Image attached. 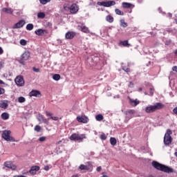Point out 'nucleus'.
<instances>
[{
	"instance_id": "3",
	"label": "nucleus",
	"mask_w": 177,
	"mask_h": 177,
	"mask_svg": "<svg viewBox=\"0 0 177 177\" xmlns=\"http://www.w3.org/2000/svg\"><path fill=\"white\" fill-rule=\"evenodd\" d=\"M12 131L10 130H5L2 132L1 137L6 142H16L13 137L10 136Z\"/></svg>"
},
{
	"instance_id": "59",
	"label": "nucleus",
	"mask_w": 177,
	"mask_h": 177,
	"mask_svg": "<svg viewBox=\"0 0 177 177\" xmlns=\"http://www.w3.org/2000/svg\"><path fill=\"white\" fill-rule=\"evenodd\" d=\"M174 20H175V22H176V24H177V18H176Z\"/></svg>"
},
{
	"instance_id": "32",
	"label": "nucleus",
	"mask_w": 177,
	"mask_h": 177,
	"mask_svg": "<svg viewBox=\"0 0 177 177\" xmlns=\"http://www.w3.org/2000/svg\"><path fill=\"white\" fill-rule=\"evenodd\" d=\"M115 12L117 15H118L119 16H124V12L121 11V10L116 8L115 10Z\"/></svg>"
},
{
	"instance_id": "64",
	"label": "nucleus",
	"mask_w": 177,
	"mask_h": 177,
	"mask_svg": "<svg viewBox=\"0 0 177 177\" xmlns=\"http://www.w3.org/2000/svg\"><path fill=\"white\" fill-rule=\"evenodd\" d=\"M97 132H95V135H97Z\"/></svg>"
},
{
	"instance_id": "11",
	"label": "nucleus",
	"mask_w": 177,
	"mask_h": 177,
	"mask_svg": "<svg viewBox=\"0 0 177 177\" xmlns=\"http://www.w3.org/2000/svg\"><path fill=\"white\" fill-rule=\"evenodd\" d=\"M77 121H78V122H82L83 124H88L89 118L86 115L77 116Z\"/></svg>"
},
{
	"instance_id": "22",
	"label": "nucleus",
	"mask_w": 177,
	"mask_h": 177,
	"mask_svg": "<svg viewBox=\"0 0 177 177\" xmlns=\"http://www.w3.org/2000/svg\"><path fill=\"white\" fill-rule=\"evenodd\" d=\"M74 37H75V32H67L65 35L66 39H73Z\"/></svg>"
},
{
	"instance_id": "45",
	"label": "nucleus",
	"mask_w": 177,
	"mask_h": 177,
	"mask_svg": "<svg viewBox=\"0 0 177 177\" xmlns=\"http://www.w3.org/2000/svg\"><path fill=\"white\" fill-rule=\"evenodd\" d=\"M5 93V88H0V95H3Z\"/></svg>"
},
{
	"instance_id": "51",
	"label": "nucleus",
	"mask_w": 177,
	"mask_h": 177,
	"mask_svg": "<svg viewBox=\"0 0 177 177\" xmlns=\"http://www.w3.org/2000/svg\"><path fill=\"white\" fill-rule=\"evenodd\" d=\"M44 169V171H49V166H45Z\"/></svg>"
},
{
	"instance_id": "56",
	"label": "nucleus",
	"mask_w": 177,
	"mask_h": 177,
	"mask_svg": "<svg viewBox=\"0 0 177 177\" xmlns=\"http://www.w3.org/2000/svg\"><path fill=\"white\" fill-rule=\"evenodd\" d=\"M72 177H78V175H73Z\"/></svg>"
},
{
	"instance_id": "1",
	"label": "nucleus",
	"mask_w": 177,
	"mask_h": 177,
	"mask_svg": "<svg viewBox=\"0 0 177 177\" xmlns=\"http://www.w3.org/2000/svg\"><path fill=\"white\" fill-rule=\"evenodd\" d=\"M152 167L158 171H162V172H165L166 174H172L174 172V169L157 161L152 162Z\"/></svg>"
},
{
	"instance_id": "4",
	"label": "nucleus",
	"mask_w": 177,
	"mask_h": 177,
	"mask_svg": "<svg viewBox=\"0 0 177 177\" xmlns=\"http://www.w3.org/2000/svg\"><path fill=\"white\" fill-rule=\"evenodd\" d=\"M84 139H86L85 134L73 133L70 136V140L75 142H83Z\"/></svg>"
},
{
	"instance_id": "61",
	"label": "nucleus",
	"mask_w": 177,
	"mask_h": 177,
	"mask_svg": "<svg viewBox=\"0 0 177 177\" xmlns=\"http://www.w3.org/2000/svg\"><path fill=\"white\" fill-rule=\"evenodd\" d=\"M158 10H159V12H160V10H161V8H158Z\"/></svg>"
},
{
	"instance_id": "26",
	"label": "nucleus",
	"mask_w": 177,
	"mask_h": 177,
	"mask_svg": "<svg viewBox=\"0 0 177 177\" xmlns=\"http://www.w3.org/2000/svg\"><path fill=\"white\" fill-rule=\"evenodd\" d=\"M79 169H80V171H89V167L85 165H80L79 166Z\"/></svg>"
},
{
	"instance_id": "42",
	"label": "nucleus",
	"mask_w": 177,
	"mask_h": 177,
	"mask_svg": "<svg viewBox=\"0 0 177 177\" xmlns=\"http://www.w3.org/2000/svg\"><path fill=\"white\" fill-rule=\"evenodd\" d=\"M46 140V137H40L39 138V142H45Z\"/></svg>"
},
{
	"instance_id": "49",
	"label": "nucleus",
	"mask_w": 177,
	"mask_h": 177,
	"mask_svg": "<svg viewBox=\"0 0 177 177\" xmlns=\"http://www.w3.org/2000/svg\"><path fill=\"white\" fill-rule=\"evenodd\" d=\"M96 171L97 172H100L102 171V167H97V169H96Z\"/></svg>"
},
{
	"instance_id": "57",
	"label": "nucleus",
	"mask_w": 177,
	"mask_h": 177,
	"mask_svg": "<svg viewBox=\"0 0 177 177\" xmlns=\"http://www.w3.org/2000/svg\"><path fill=\"white\" fill-rule=\"evenodd\" d=\"M174 156H175L176 157H177V152H175V153H174Z\"/></svg>"
},
{
	"instance_id": "30",
	"label": "nucleus",
	"mask_w": 177,
	"mask_h": 177,
	"mask_svg": "<svg viewBox=\"0 0 177 177\" xmlns=\"http://www.w3.org/2000/svg\"><path fill=\"white\" fill-rule=\"evenodd\" d=\"M110 143L111 146H115V145H117V139H115V138L111 137L110 138Z\"/></svg>"
},
{
	"instance_id": "21",
	"label": "nucleus",
	"mask_w": 177,
	"mask_h": 177,
	"mask_svg": "<svg viewBox=\"0 0 177 177\" xmlns=\"http://www.w3.org/2000/svg\"><path fill=\"white\" fill-rule=\"evenodd\" d=\"M8 100H1L0 101V108L1 109H8Z\"/></svg>"
},
{
	"instance_id": "2",
	"label": "nucleus",
	"mask_w": 177,
	"mask_h": 177,
	"mask_svg": "<svg viewBox=\"0 0 177 177\" xmlns=\"http://www.w3.org/2000/svg\"><path fill=\"white\" fill-rule=\"evenodd\" d=\"M164 109V104L161 102H157L154 105H149L145 108V113H151L157 111V110H161Z\"/></svg>"
},
{
	"instance_id": "36",
	"label": "nucleus",
	"mask_w": 177,
	"mask_h": 177,
	"mask_svg": "<svg viewBox=\"0 0 177 177\" xmlns=\"http://www.w3.org/2000/svg\"><path fill=\"white\" fill-rule=\"evenodd\" d=\"M53 80H54V81H59V80H60V75L59 74H55L53 76Z\"/></svg>"
},
{
	"instance_id": "41",
	"label": "nucleus",
	"mask_w": 177,
	"mask_h": 177,
	"mask_svg": "<svg viewBox=\"0 0 177 177\" xmlns=\"http://www.w3.org/2000/svg\"><path fill=\"white\" fill-rule=\"evenodd\" d=\"M35 131H36V132H39V131H41V127L39 125H36L35 127Z\"/></svg>"
},
{
	"instance_id": "39",
	"label": "nucleus",
	"mask_w": 177,
	"mask_h": 177,
	"mask_svg": "<svg viewBox=\"0 0 177 177\" xmlns=\"http://www.w3.org/2000/svg\"><path fill=\"white\" fill-rule=\"evenodd\" d=\"M50 0H39L40 3L41 5H46V3H49Z\"/></svg>"
},
{
	"instance_id": "12",
	"label": "nucleus",
	"mask_w": 177,
	"mask_h": 177,
	"mask_svg": "<svg viewBox=\"0 0 177 177\" xmlns=\"http://www.w3.org/2000/svg\"><path fill=\"white\" fill-rule=\"evenodd\" d=\"M80 10V8L77 6V4L73 3L70 7V12L72 15H75Z\"/></svg>"
},
{
	"instance_id": "9",
	"label": "nucleus",
	"mask_w": 177,
	"mask_h": 177,
	"mask_svg": "<svg viewBox=\"0 0 177 177\" xmlns=\"http://www.w3.org/2000/svg\"><path fill=\"white\" fill-rule=\"evenodd\" d=\"M136 111L133 109H129L127 111L125 112L126 117L124 119V122H128L131 118H133V115L135 114Z\"/></svg>"
},
{
	"instance_id": "33",
	"label": "nucleus",
	"mask_w": 177,
	"mask_h": 177,
	"mask_svg": "<svg viewBox=\"0 0 177 177\" xmlns=\"http://www.w3.org/2000/svg\"><path fill=\"white\" fill-rule=\"evenodd\" d=\"M18 102L19 103H25L26 102V97L21 96L18 97Z\"/></svg>"
},
{
	"instance_id": "17",
	"label": "nucleus",
	"mask_w": 177,
	"mask_h": 177,
	"mask_svg": "<svg viewBox=\"0 0 177 177\" xmlns=\"http://www.w3.org/2000/svg\"><path fill=\"white\" fill-rule=\"evenodd\" d=\"M24 24H26V21L24 20H21L19 22H17V24H15L12 28H21V27H23L24 26Z\"/></svg>"
},
{
	"instance_id": "60",
	"label": "nucleus",
	"mask_w": 177,
	"mask_h": 177,
	"mask_svg": "<svg viewBox=\"0 0 177 177\" xmlns=\"http://www.w3.org/2000/svg\"><path fill=\"white\" fill-rule=\"evenodd\" d=\"M145 95H147V92H145Z\"/></svg>"
},
{
	"instance_id": "28",
	"label": "nucleus",
	"mask_w": 177,
	"mask_h": 177,
	"mask_svg": "<svg viewBox=\"0 0 177 177\" xmlns=\"http://www.w3.org/2000/svg\"><path fill=\"white\" fill-rule=\"evenodd\" d=\"M106 21H108V23H113V21H114V17L111 15H107L106 17Z\"/></svg>"
},
{
	"instance_id": "5",
	"label": "nucleus",
	"mask_w": 177,
	"mask_h": 177,
	"mask_svg": "<svg viewBox=\"0 0 177 177\" xmlns=\"http://www.w3.org/2000/svg\"><path fill=\"white\" fill-rule=\"evenodd\" d=\"M171 135H172V131L170 129H167L163 140L165 146H168V145H171V143H172V137Z\"/></svg>"
},
{
	"instance_id": "27",
	"label": "nucleus",
	"mask_w": 177,
	"mask_h": 177,
	"mask_svg": "<svg viewBox=\"0 0 177 177\" xmlns=\"http://www.w3.org/2000/svg\"><path fill=\"white\" fill-rule=\"evenodd\" d=\"M122 8L124 9H129L132 6V3L123 2L122 3Z\"/></svg>"
},
{
	"instance_id": "50",
	"label": "nucleus",
	"mask_w": 177,
	"mask_h": 177,
	"mask_svg": "<svg viewBox=\"0 0 177 177\" xmlns=\"http://www.w3.org/2000/svg\"><path fill=\"white\" fill-rule=\"evenodd\" d=\"M3 68V62H0V70H1Z\"/></svg>"
},
{
	"instance_id": "54",
	"label": "nucleus",
	"mask_w": 177,
	"mask_h": 177,
	"mask_svg": "<svg viewBox=\"0 0 177 177\" xmlns=\"http://www.w3.org/2000/svg\"><path fill=\"white\" fill-rule=\"evenodd\" d=\"M3 84H5V83L3 82V81H2L1 80H0V85Z\"/></svg>"
},
{
	"instance_id": "20",
	"label": "nucleus",
	"mask_w": 177,
	"mask_h": 177,
	"mask_svg": "<svg viewBox=\"0 0 177 177\" xmlns=\"http://www.w3.org/2000/svg\"><path fill=\"white\" fill-rule=\"evenodd\" d=\"M35 34H36V35L42 36L44 34H48V30L44 29H38L35 31Z\"/></svg>"
},
{
	"instance_id": "46",
	"label": "nucleus",
	"mask_w": 177,
	"mask_h": 177,
	"mask_svg": "<svg viewBox=\"0 0 177 177\" xmlns=\"http://www.w3.org/2000/svg\"><path fill=\"white\" fill-rule=\"evenodd\" d=\"M32 70L35 71V73H39V68H38L33 67Z\"/></svg>"
},
{
	"instance_id": "8",
	"label": "nucleus",
	"mask_w": 177,
	"mask_h": 177,
	"mask_svg": "<svg viewBox=\"0 0 177 177\" xmlns=\"http://www.w3.org/2000/svg\"><path fill=\"white\" fill-rule=\"evenodd\" d=\"M15 82L17 86H24V77H23L21 75H18L15 79Z\"/></svg>"
},
{
	"instance_id": "23",
	"label": "nucleus",
	"mask_w": 177,
	"mask_h": 177,
	"mask_svg": "<svg viewBox=\"0 0 177 177\" xmlns=\"http://www.w3.org/2000/svg\"><path fill=\"white\" fill-rule=\"evenodd\" d=\"M119 46H124L125 48H129L131 44L128 42V40L120 41L119 42Z\"/></svg>"
},
{
	"instance_id": "37",
	"label": "nucleus",
	"mask_w": 177,
	"mask_h": 177,
	"mask_svg": "<svg viewBox=\"0 0 177 177\" xmlns=\"http://www.w3.org/2000/svg\"><path fill=\"white\" fill-rule=\"evenodd\" d=\"M19 44H20V45H21L22 46H26V45H27V41H26V39H21L19 41Z\"/></svg>"
},
{
	"instance_id": "43",
	"label": "nucleus",
	"mask_w": 177,
	"mask_h": 177,
	"mask_svg": "<svg viewBox=\"0 0 177 177\" xmlns=\"http://www.w3.org/2000/svg\"><path fill=\"white\" fill-rule=\"evenodd\" d=\"M122 70H124V71H126V73L129 72V68L125 66H122Z\"/></svg>"
},
{
	"instance_id": "44",
	"label": "nucleus",
	"mask_w": 177,
	"mask_h": 177,
	"mask_svg": "<svg viewBox=\"0 0 177 177\" xmlns=\"http://www.w3.org/2000/svg\"><path fill=\"white\" fill-rule=\"evenodd\" d=\"M153 95H154V89H153V88H150V96H153Z\"/></svg>"
},
{
	"instance_id": "25",
	"label": "nucleus",
	"mask_w": 177,
	"mask_h": 177,
	"mask_svg": "<svg viewBox=\"0 0 177 177\" xmlns=\"http://www.w3.org/2000/svg\"><path fill=\"white\" fill-rule=\"evenodd\" d=\"M1 117L2 118V120H4V121H6V120H9V113L4 112L3 113H1Z\"/></svg>"
},
{
	"instance_id": "53",
	"label": "nucleus",
	"mask_w": 177,
	"mask_h": 177,
	"mask_svg": "<svg viewBox=\"0 0 177 177\" xmlns=\"http://www.w3.org/2000/svg\"><path fill=\"white\" fill-rule=\"evenodd\" d=\"M167 17H172V14L171 13H168L167 14Z\"/></svg>"
},
{
	"instance_id": "6",
	"label": "nucleus",
	"mask_w": 177,
	"mask_h": 177,
	"mask_svg": "<svg viewBox=\"0 0 177 177\" xmlns=\"http://www.w3.org/2000/svg\"><path fill=\"white\" fill-rule=\"evenodd\" d=\"M30 59V52L29 51H25L21 55V59H17V62L22 64V66H26V61Z\"/></svg>"
},
{
	"instance_id": "18",
	"label": "nucleus",
	"mask_w": 177,
	"mask_h": 177,
	"mask_svg": "<svg viewBox=\"0 0 177 177\" xmlns=\"http://www.w3.org/2000/svg\"><path fill=\"white\" fill-rule=\"evenodd\" d=\"M37 171H39V167L33 166L29 170V174H30V175H36Z\"/></svg>"
},
{
	"instance_id": "58",
	"label": "nucleus",
	"mask_w": 177,
	"mask_h": 177,
	"mask_svg": "<svg viewBox=\"0 0 177 177\" xmlns=\"http://www.w3.org/2000/svg\"><path fill=\"white\" fill-rule=\"evenodd\" d=\"M115 97H118H118H120V95H116V97H115V96L114 97V98H115Z\"/></svg>"
},
{
	"instance_id": "24",
	"label": "nucleus",
	"mask_w": 177,
	"mask_h": 177,
	"mask_svg": "<svg viewBox=\"0 0 177 177\" xmlns=\"http://www.w3.org/2000/svg\"><path fill=\"white\" fill-rule=\"evenodd\" d=\"M2 12L8 13V15H12L13 13V10L10 8H3Z\"/></svg>"
},
{
	"instance_id": "31",
	"label": "nucleus",
	"mask_w": 177,
	"mask_h": 177,
	"mask_svg": "<svg viewBox=\"0 0 177 177\" xmlns=\"http://www.w3.org/2000/svg\"><path fill=\"white\" fill-rule=\"evenodd\" d=\"M103 118H104L103 117V115L102 114H98L95 115V120L96 121H102Z\"/></svg>"
},
{
	"instance_id": "40",
	"label": "nucleus",
	"mask_w": 177,
	"mask_h": 177,
	"mask_svg": "<svg viewBox=\"0 0 177 177\" xmlns=\"http://www.w3.org/2000/svg\"><path fill=\"white\" fill-rule=\"evenodd\" d=\"M100 139L101 140H106V139H107V136H106L104 133H102L100 136Z\"/></svg>"
},
{
	"instance_id": "35",
	"label": "nucleus",
	"mask_w": 177,
	"mask_h": 177,
	"mask_svg": "<svg viewBox=\"0 0 177 177\" xmlns=\"http://www.w3.org/2000/svg\"><path fill=\"white\" fill-rule=\"evenodd\" d=\"M33 28H34V25H32V24H28L26 26V30H28V31H31Z\"/></svg>"
},
{
	"instance_id": "55",
	"label": "nucleus",
	"mask_w": 177,
	"mask_h": 177,
	"mask_svg": "<svg viewBox=\"0 0 177 177\" xmlns=\"http://www.w3.org/2000/svg\"><path fill=\"white\" fill-rule=\"evenodd\" d=\"M138 91H139L140 92H142V88H138Z\"/></svg>"
},
{
	"instance_id": "47",
	"label": "nucleus",
	"mask_w": 177,
	"mask_h": 177,
	"mask_svg": "<svg viewBox=\"0 0 177 177\" xmlns=\"http://www.w3.org/2000/svg\"><path fill=\"white\" fill-rule=\"evenodd\" d=\"M129 88H133V83H132V82H129Z\"/></svg>"
},
{
	"instance_id": "62",
	"label": "nucleus",
	"mask_w": 177,
	"mask_h": 177,
	"mask_svg": "<svg viewBox=\"0 0 177 177\" xmlns=\"http://www.w3.org/2000/svg\"><path fill=\"white\" fill-rule=\"evenodd\" d=\"M6 5H7V6H9V3H6Z\"/></svg>"
},
{
	"instance_id": "7",
	"label": "nucleus",
	"mask_w": 177,
	"mask_h": 177,
	"mask_svg": "<svg viewBox=\"0 0 177 177\" xmlns=\"http://www.w3.org/2000/svg\"><path fill=\"white\" fill-rule=\"evenodd\" d=\"M97 5H98L99 6H104V8H110L111 6H114V5H115V1H97Z\"/></svg>"
},
{
	"instance_id": "16",
	"label": "nucleus",
	"mask_w": 177,
	"mask_h": 177,
	"mask_svg": "<svg viewBox=\"0 0 177 177\" xmlns=\"http://www.w3.org/2000/svg\"><path fill=\"white\" fill-rule=\"evenodd\" d=\"M129 100L131 106H133V107H136V106L140 103V101L138 99L133 100L131 97H129Z\"/></svg>"
},
{
	"instance_id": "63",
	"label": "nucleus",
	"mask_w": 177,
	"mask_h": 177,
	"mask_svg": "<svg viewBox=\"0 0 177 177\" xmlns=\"http://www.w3.org/2000/svg\"><path fill=\"white\" fill-rule=\"evenodd\" d=\"M61 142H62V141L58 142H57V145H59V143H60Z\"/></svg>"
},
{
	"instance_id": "10",
	"label": "nucleus",
	"mask_w": 177,
	"mask_h": 177,
	"mask_svg": "<svg viewBox=\"0 0 177 177\" xmlns=\"http://www.w3.org/2000/svg\"><path fill=\"white\" fill-rule=\"evenodd\" d=\"M3 165L6 168H8V169H12V171H15L16 168H17V167L10 161L5 162Z\"/></svg>"
},
{
	"instance_id": "52",
	"label": "nucleus",
	"mask_w": 177,
	"mask_h": 177,
	"mask_svg": "<svg viewBox=\"0 0 177 177\" xmlns=\"http://www.w3.org/2000/svg\"><path fill=\"white\" fill-rule=\"evenodd\" d=\"M3 53V49H2L1 47H0V55H2Z\"/></svg>"
},
{
	"instance_id": "15",
	"label": "nucleus",
	"mask_w": 177,
	"mask_h": 177,
	"mask_svg": "<svg viewBox=\"0 0 177 177\" xmlns=\"http://www.w3.org/2000/svg\"><path fill=\"white\" fill-rule=\"evenodd\" d=\"M37 120L40 122V124H48V120L45 118V117L43 115L39 114L37 115Z\"/></svg>"
},
{
	"instance_id": "14",
	"label": "nucleus",
	"mask_w": 177,
	"mask_h": 177,
	"mask_svg": "<svg viewBox=\"0 0 177 177\" xmlns=\"http://www.w3.org/2000/svg\"><path fill=\"white\" fill-rule=\"evenodd\" d=\"M46 115L47 117H50L48 118V120H53V121H59V117L52 116V115H53V113H52L50 112L46 111Z\"/></svg>"
},
{
	"instance_id": "48",
	"label": "nucleus",
	"mask_w": 177,
	"mask_h": 177,
	"mask_svg": "<svg viewBox=\"0 0 177 177\" xmlns=\"http://www.w3.org/2000/svg\"><path fill=\"white\" fill-rule=\"evenodd\" d=\"M173 113L177 115V106L173 109Z\"/></svg>"
},
{
	"instance_id": "34",
	"label": "nucleus",
	"mask_w": 177,
	"mask_h": 177,
	"mask_svg": "<svg viewBox=\"0 0 177 177\" xmlns=\"http://www.w3.org/2000/svg\"><path fill=\"white\" fill-rule=\"evenodd\" d=\"M45 12H38L37 17L38 19H45Z\"/></svg>"
},
{
	"instance_id": "29",
	"label": "nucleus",
	"mask_w": 177,
	"mask_h": 177,
	"mask_svg": "<svg viewBox=\"0 0 177 177\" xmlns=\"http://www.w3.org/2000/svg\"><path fill=\"white\" fill-rule=\"evenodd\" d=\"M120 23L121 27H123L124 28H125L126 27H128V24L125 22V19H120Z\"/></svg>"
},
{
	"instance_id": "19",
	"label": "nucleus",
	"mask_w": 177,
	"mask_h": 177,
	"mask_svg": "<svg viewBox=\"0 0 177 177\" xmlns=\"http://www.w3.org/2000/svg\"><path fill=\"white\" fill-rule=\"evenodd\" d=\"M79 30H81L82 32H85L86 34H89L91 31L89 30V28L86 27V26L82 25L78 26Z\"/></svg>"
},
{
	"instance_id": "13",
	"label": "nucleus",
	"mask_w": 177,
	"mask_h": 177,
	"mask_svg": "<svg viewBox=\"0 0 177 177\" xmlns=\"http://www.w3.org/2000/svg\"><path fill=\"white\" fill-rule=\"evenodd\" d=\"M29 96L30 97H38L39 96H41V92L38 90H32L29 93Z\"/></svg>"
},
{
	"instance_id": "38",
	"label": "nucleus",
	"mask_w": 177,
	"mask_h": 177,
	"mask_svg": "<svg viewBox=\"0 0 177 177\" xmlns=\"http://www.w3.org/2000/svg\"><path fill=\"white\" fill-rule=\"evenodd\" d=\"M107 57H109V55L103 54L102 55H100V60H106Z\"/></svg>"
}]
</instances>
